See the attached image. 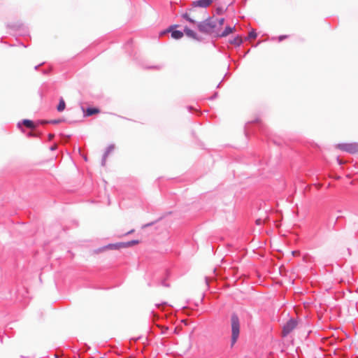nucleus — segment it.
Instances as JSON below:
<instances>
[{
	"label": "nucleus",
	"mask_w": 358,
	"mask_h": 358,
	"mask_svg": "<svg viewBox=\"0 0 358 358\" xmlns=\"http://www.w3.org/2000/svg\"><path fill=\"white\" fill-rule=\"evenodd\" d=\"M162 285L164 287H169V285L166 283L165 280L162 281Z\"/></svg>",
	"instance_id": "22"
},
{
	"label": "nucleus",
	"mask_w": 358,
	"mask_h": 358,
	"mask_svg": "<svg viewBox=\"0 0 358 358\" xmlns=\"http://www.w3.org/2000/svg\"><path fill=\"white\" fill-rule=\"evenodd\" d=\"M60 122H61L60 120H48H48H41L39 122L42 124H47V123L56 124L59 123Z\"/></svg>",
	"instance_id": "16"
},
{
	"label": "nucleus",
	"mask_w": 358,
	"mask_h": 358,
	"mask_svg": "<svg viewBox=\"0 0 358 358\" xmlns=\"http://www.w3.org/2000/svg\"><path fill=\"white\" fill-rule=\"evenodd\" d=\"M297 321L295 319H289L283 326L282 334L286 336L290 334L297 326Z\"/></svg>",
	"instance_id": "4"
},
{
	"label": "nucleus",
	"mask_w": 358,
	"mask_h": 358,
	"mask_svg": "<svg viewBox=\"0 0 358 358\" xmlns=\"http://www.w3.org/2000/svg\"><path fill=\"white\" fill-rule=\"evenodd\" d=\"M182 17L185 19V20L188 21L189 22L192 24H195L196 22L192 18H191L187 13L182 14Z\"/></svg>",
	"instance_id": "14"
},
{
	"label": "nucleus",
	"mask_w": 358,
	"mask_h": 358,
	"mask_svg": "<svg viewBox=\"0 0 358 358\" xmlns=\"http://www.w3.org/2000/svg\"><path fill=\"white\" fill-rule=\"evenodd\" d=\"M184 33L189 38L196 41H200L201 38L198 36L197 34L187 27L184 28Z\"/></svg>",
	"instance_id": "7"
},
{
	"label": "nucleus",
	"mask_w": 358,
	"mask_h": 358,
	"mask_svg": "<svg viewBox=\"0 0 358 358\" xmlns=\"http://www.w3.org/2000/svg\"><path fill=\"white\" fill-rule=\"evenodd\" d=\"M216 96H217V93H215V94H214V96L211 97V99H214L215 97H216Z\"/></svg>",
	"instance_id": "26"
},
{
	"label": "nucleus",
	"mask_w": 358,
	"mask_h": 358,
	"mask_svg": "<svg viewBox=\"0 0 358 358\" xmlns=\"http://www.w3.org/2000/svg\"><path fill=\"white\" fill-rule=\"evenodd\" d=\"M231 345H234L240 334V320L236 313H233L231 315Z\"/></svg>",
	"instance_id": "1"
},
{
	"label": "nucleus",
	"mask_w": 358,
	"mask_h": 358,
	"mask_svg": "<svg viewBox=\"0 0 358 358\" xmlns=\"http://www.w3.org/2000/svg\"><path fill=\"white\" fill-rule=\"evenodd\" d=\"M20 124H21V123H20V122H19V123H18V127H20Z\"/></svg>",
	"instance_id": "30"
},
{
	"label": "nucleus",
	"mask_w": 358,
	"mask_h": 358,
	"mask_svg": "<svg viewBox=\"0 0 358 358\" xmlns=\"http://www.w3.org/2000/svg\"><path fill=\"white\" fill-rule=\"evenodd\" d=\"M99 358H104V357H99Z\"/></svg>",
	"instance_id": "32"
},
{
	"label": "nucleus",
	"mask_w": 358,
	"mask_h": 358,
	"mask_svg": "<svg viewBox=\"0 0 358 358\" xmlns=\"http://www.w3.org/2000/svg\"><path fill=\"white\" fill-rule=\"evenodd\" d=\"M42 64H39V65H37L34 67L35 70H37L38 69V67L41 65Z\"/></svg>",
	"instance_id": "25"
},
{
	"label": "nucleus",
	"mask_w": 358,
	"mask_h": 358,
	"mask_svg": "<svg viewBox=\"0 0 358 358\" xmlns=\"http://www.w3.org/2000/svg\"><path fill=\"white\" fill-rule=\"evenodd\" d=\"M114 149H115V145H113V144L109 145L106 148V151H105V152H104V154H103V155H105V157H108V155H109L111 152H113V151L114 150Z\"/></svg>",
	"instance_id": "15"
},
{
	"label": "nucleus",
	"mask_w": 358,
	"mask_h": 358,
	"mask_svg": "<svg viewBox=\"0 0 358 358\" xmlns=\"http://www.w3.org/2000/svg\"><path fill=\"white\" fill-rule=\"evenodd\" d=\"M108 248L117 250L120 248H124V243H118L115 244H109Z\"/></svg>",
	"instance_id": "13"
},
{
	"label": "nucleus",
	"mask_w": 358,
	"mask_h": 358,
	"mask_svg": "<svg viewBox=\"0 0 358 358\" xmlns=\"http://www.w3.org/2000/svg\"><path fill=\"white\" fill-rule=\"evenodd\" d=\"M178 27V24L171 25L168 30L169 31L171 32L172 38H173L175 39H180L184 35V31L182 32L179 30L173 29L174 28Z\"/></svg>",
	"instance_id": "5"
},
{
	"label": "nucleus",
	"mask_w": 358,
	"mask_h": 358,
	"mask_svg": "<svg viewBox=\"0 0 358 358\" xmlns=\"http://www.w3.org/2000/svg\"><path fill=\"white\" fill-rule=\"evenodd\" d=\"M99 112V110L98 108H93V107H88L84 111L85 116H92L96 113H98Z\"/></svg>",
	"instance_id": "8"
},
{
	"label": "nucleus",
	"mask_w": 358,
	"mask_h": 358,
	"mask_svg": "<svg viewBox=\"0 0 358 358\" xmlns=\"http://www.w3.org/2000/svg\"><path fill=\"white\" fill-rule=\"evenodd\" d=\"M235 29V27L227 26L225 27L224 30L220 34V37H225L228 36L229 34L232 33L234 30Z\"/></svg>",
	"instance_id": "9"
},
{
	"label": "nucleus",
	"mask_w": 358,
	"mask_h": 358,
	"mask_svg": "<svg viewBox=\"0 0 358 358\" xmlns=\"http://www.w3.org/2000/svg\"><path fill=\"white\" fill-rule=\"evenodd\" d=\"M260 223V220H257V224H259Z\"/></svg>",
	"instance_id": "27"
},
{
	"label": "nucleus",
	"mask_w": 358,
	"mask_h": 358,
	"mask_svg": "<svg viewBox=\"0 0 358 358\" xmlns=\"http://www.w3.org/2000/svg\"><path fill=\"white\" fill-rule=\"evenodd\" d=\"M43 73H48L46 71H43Z\"/></svg>",
	"instance_id": "29"
},
{
	"label": "nucleus",
	"mask_w": 358,
	"mask_h": 358,
	"mask_svg": "<svg viewBox=\"0 0 358 358\" xmlns=\"http://www.w3.org/2000/svg\"><path fill=\"white\" fill-rule=\"evenodd\" d=\"M106 158L107 157H105V155H103L101 162V166H104L106 165Z\"/></svg>",
	"instance_id": "20"
},
{
	"label": "nucleus",
	"mask_w": 358,
	"mask_h": 358,
	"mask_svg": "<svg viewBox=\"0 0 358 358\" xmlns=\"http://www.w3.org/2000/svg\"><path fill=\"white\" fill-rule=\"evenodd\" d=\"M288 36L287 35H281L279 36L278 40L279 41H282L283 39L287 38Z\"/></svg>",
	"instance_id": "21"
},
{
	"label": "nucleus",
	"mask_w": 358,
	"mask_h": 358,
	"mask_svg": "<svg viewBox=\"0 0 358 358\" xmlns=\"http://www.w3.org/2000/svg\"><path fill=\"white\" fill-rule=\"evenodd\" d=\"M48 137H49V139L51 140V139H52L54 138V134H50L48 135Z\"/></svg>",
	"instance_id": "23"
},
{
	"label": "nucleus",
	"mask_w": 358,
	"mask_h": 358,
	"mask_svg": "<svg viewBox=\"0 0 358 358\" xmlns=\"http://www.w3.org/2000/svg\"><path fill=\"white\" fill-rule=\"evenodd\" d=\"M138 243V241H136V240L128 241L127 243H124V247L131 246L135 244H137Z\"/></svg>",
	"instance_id": "17"
},
{
	"label": "nucleus",
	"mask_w": 358,
	"mask_h": 358,
	"mask_svg": "<svg viewBox=\"0 0 358 358\" xmlns=\"http://www.w3.org/2000/svg\"><path fill=\"white\" fill-rule=\"evenodd\" d=\"M152 69H155V68H157V66H152ZM158 68H159V67H157V69H158Z\"/></svg>",
	"instance_id": "31"
},
{
	"label": "nucleus",
	"mask_w": 358,
	"mask_h": 358,
	"mask_svg": "<svg viewBox=\"0 0 358 358\" xmlns=\"http://www.w3.org/2000/svg\"><path fill=\"white\" fill-rule=\"evenodd\" d=\"M153 222H151V223H149V224H147L145 225V227H149V226H151L152 225Z\"/></svg>",
	"instance_id": "24"
},
{
	"label": "nucleus",
	"mask_w": 358,
	"mask_h": 358,
	"mask_svg": "<svg viewBox=\"0 0 358 358\" xmlns=\"http://www.w3.org/2000/svg\"><path fill=\"white\" fill-rule=\"evenodd\" d=\"M65 107H66L65 101L63 98H61L59 99V104L57 105V110L59 112H62L65 109Z\"/></svg>",
	"instance_id": "11"
},
{
	"label": "nucleus",
	"mask_w": 358,
	"mask_h": 358,
	"mask_svg": "<svg viewBox=\"0 0 358 358\" xmlns=\"http://www.w3.org/2000/svg\"><path fill=\"white\" fill-rule=\"evenodd\" d=\"M257 33L255 32V30H252L251 31L249 32V34H248V38H255L257 37Z\"/></svg>",
	"instance_id": "18"
},
{
	"label": "nucleus",
	"mask_w": 358,
	"mask_h": 358,
	"mask_svg": "<svg viewBox=\"0 0 358 358\" xmlns=\"http://www.w3.org/2000/svg\"><path fill=\"white\" fill-rule=\"evenodd\" d=\"M338 148L350 154H358V143H341L338 145Z\"/></svg>",
	"instance_id": "3"
},
{
	"label": "nucleus",
	"mask_w": 358,
	"mask_h": 358,
	"mask_svg": "<svg viewBox=\"0 0 358 358\" xmlns=\"http://www.w3.org/2000/svg\"><path fill=\"white\" fill-rule=\"evenodd\" d=\"M133 231H128L127 233H126V234H130L131 232H132Z\"/></svg>",
	"instance_id": "28"
},
{
	"label": "nucleus",
	"mask_w": 358,
	"mask_h": 358,
	"mask_svg": "<svg viewBox=\"0 0 358 358\" xmlns=\"http://www.w3.org/2000/svg\"><path fill=\"white\" fill-rule=\"evenodd\" d=\"M216 27V21L213 17H208L197 24L198 30L203 34H211Z\"/></svg>",
	"instance_id": "2"
},
{
	"label": "nucleus",
	"mask_w": 358,
	"mask_h": 358,
	"mask_svg": "<svg viewBox=\"0 0 358 358\" xmlns=\"http://www.w3.org/2000/svg\"><path fill=\"white\" fill-rule=\"evenodd\" d=\"M230 43L231 44H234V45H236V46H240L242 44V43H243V40H242L241 37L237 36L234 39L230 41Z\"/></svg>",
	"instance_id": "12"
},
{
	"label": "nucleus",
	"mask_w": 358,
	"mask_h": 358,
	"mask_svg": "<svg viewBox=\"0 0 358 358\" xmlns=\"http://www.w3.org/2000/svg\"><path fill=\"white\" fill-rule=\"evenodd\" d=\"M216 21V23L218 22L220 26H222L224 24V18L222 17L220 19H214Z\"/></svg>",
	"instance_id": "19"
},
{
	"label": "nucleus",
	"mask_w": 358,
	"mask_h": 358,
	"mask_svg": "<svg viewBox=\"0 0 358 358\" xmlns=\"http://www.w3.org/2000/svg\"><path fill=\"white\" fill-rule=\"evenodd\" d=\"M22 124L30 129H34L36 128L34 122L30 120H23Z\"/></svg>",
	"instance_id": "10"
},
{
	"label": "nucleus",
	"mask_w": 358,
	"mask_h": 358,
	"mask_svg": "<svg viewBox=\"0 0 358 358\" xmlns=\"http://www.w3.org/2000/svg\"><path fill=\"white\" fill-rule=\"evenodd\" d=\"M212 0H196L192 2V6L193 8L201 7L206 8L212 3Z\"/></svg>",
	"instance_id": "6"
}]
</instances>
